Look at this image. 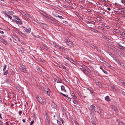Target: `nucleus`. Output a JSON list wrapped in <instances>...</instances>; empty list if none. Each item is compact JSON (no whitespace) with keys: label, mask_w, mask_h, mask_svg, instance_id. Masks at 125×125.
Wrapping results in <instances>:
<instances>
[{"label":"nucleus","mask_w":125,"mask_h":125,"mask_svg":"<svg viewBox=\"0 0 125 125\" xmlns=\"http://www.w3.org/2000/svg\"><path fill=\"white\" fill-rule=\"evenodd\" d=\"M100 59L101 60V61H100L102 63H105V62H106L104 60H103V59Z\"/></svg>","instance_id":"44"},{"label":"nucleus","mask_w":125,"mask_h":125,"mask_svg":"<svg viewBox=\"0 0 125 125\" xmlns=\"http://www.w3.org/2000/svg\"><path fill=\"white\" fill-rule=\"evenodd\" d=\"M63 39L64 42L68 45L72 47L74 46V45L73 43L69 40L67 39L66 38H64Z\"/></svg>","instance_id":"1"},{"label":"nucleus","mask_w":125,"mask_h":125,"mask_svg":"<svg viewBox=\"0 0 125 125\" xmlns=\"http://www.w3.org/2000/svg\"><path fill=\"white\" fill-rule=\"evenodd\" d=\"M50 120L49 119H46V125H50Z\"/></svg>","instance_id":"17"},{"label":"nucleus","mask_w":125,"mask_h":125,"mask_svg":"<svg viewBox=\"0 0 125 125\" xmlns=\"http://www.w3.org/2000/svg\"><path fill=\"white\" fill-rule=\"evenodd\" d=\"M118 48H119L122 49V50H125L124 48V47L120 45L119 44L118 46Z\"/></svg>","instance_id":"19"},{"label":"nucleus","mask_w":125,"mask_h":125,"mask_svg":"<svg viewBox=\"0 0 125 125\" xmlns=\"http://www.w3.org/2000/svg\"><path fill=\"white\" fill-rule=\"evenodd\" d=\"M120 31L117 29H115L113 31V33L115 34H116L117 33H118Z\"/></svg>","instance_id":"11"},{"label":"nucleus","mask_w":125,"mask_h":125,"mask_svg":"<svg viewBox=\"0 0 125 125\" xmlns=\"http://www.w3.org/2000/svg\"><path fill=\"white\" fill-rule=\"evenodd\" d=\"M13 21L15 22L16 23H17L18 24H20V25H21L22 24V23L20 21H18L16 20H13Z\"/></svg>","instance_id":"12"},{"label":"nucleus","mask_w":125,"mask_h":125,"mask_svg":"<svg viewBox=\"0 0 125 125\" xmlns=\"http://www.w3.org/2000/svg\"><path fill=\"white\" fill-rule=\"evenodd\" d=\"M89 67V69L90 70V71H94V68L90 66Z\"/></svg>","instance_id":"27"},{"label":"nucleus","mask_w":125,"mask_h":125,"mask_svg":"<svg viewBox=\"0 0 125 125\" xmlns=\"http://www.w3.org/2000/svg\"><path fill=\"white\" fill-rule=\"evenodd\" d=\"M81 70L84 73L85 72L86 70L85 68L83 67H82L81 68Z\"/></svg>","instance_id":"26"},{"label":"nucleus","mask_w":125,"mask_h":125,"mask_svg":"<svg viewBox=\"0 0 125 125\" xmlns=\"http://www.w3.org/2000/svg\"><path fill=\"white\" fill-rule=\"evenodd\" d=\"M75 15L78 17L79 14L77 12H75Z\"/></svg>","instance_id":"57"},{"label":"nucleus","mask_w":125,"mask_h":125,"mask_svg":"<svg viewBox=\"0 0 125 125\" xmlns=\"http://www.w3.org/2000/svg\"><path fill=\"white\" fill-rule=\"evenodd\" d=\"M45 115L46 116V119H49L48 116V115L47 113H45Z\"/></svg>","instance_id":"40"},{"label":"nucleus","mask_w":125,"mask_h":125,"mask_svg":"<svg viewBox=\"0 0 125 125\" xmlns=\"http://www.w3.org/2000/svg\"><path fill=\"white\" fill-rule=\"evenodd\" d=\"M84 73L87 76H89L90 75V73L86 70Z\"/></svg>","instance_id":"20"},{"label":"nucleus","mask_w":125,"mask_h":125,"mask_svg":"<svg viewBox=\"0 0 125 125\" xmlns=\"http://www.w3.org/2000/svg\"><path fill=\"white\" fill-rule=\"evenodd\" d=\"M117 62L121 66L122 65V62L120 61L119 59L118 60H117Z\"/></svg>","instance_id":"34"},{"label":"nucleus","mask_w":125,"mask_h":125,"mask_svg":"<svg viewBox=\"0 0 125 125\" xmlns=\"http://www.w3.org/2000/svg\"><path fill=\"white\" fill-rule=\"evenodd\" d=\"M6 67V66L5 64H4L3 65V71H5Z\"/></svg>","instance_id":"41"},{"label":"nucleus","mask_w":125,"mask_h":125,"mask_svg":"<svg viewBox=\"0 0 125 125\" xmlns=\"http://www.w3.org/2000/svg\"><path fill=\"white\" fill-rule=\"evenodd\" d=\"M36 98L37 100L40 103V104H42V102L41 101L42 98L41 97H40L39 95H37L36 97Z\"/></svg>","instance_id":"4"},{"label":"nucleus","mask_w":125,"mask_h":125,"mask_svg":"<svg viewBox=\"0 0 125 125\" xmlns=\"http://www.w3.org/2000/svg\"><path fill=\"white\" fill-rule=\"evenodd\" d=\"M77 94L80 97H82V95L80 93L79 91H78Z\"/></svg>","instance_id":"37"},{"label":"nucleus","mask_w":125,"mask_h":125,"mask_svg":"<svg viewBox=\"0 0 125 125\" xmlns=\"http://www.w3.org/2000/svg\"><path fill=\"white\" fill-rule=\"evenodd\" d=\"M3 122L1 120H0V124L2 125L3 124Z\"/></svg>","instance_id":"60"},{"label":"nucleus","mask_w":125,"mask_h":125,"mask_svg":"<svg viewBox=\"0 0 125 125\" xmlns=\"http://www.w3.org/2000/svg\"><path fill=\"white\" fill-rule=\"evenodd\" d=\"M112 109L113 110L115 111H116L117 110V108H115L114 106H113L112 107Z\"/></svg>","instance_id":"29"},{"label":"nucleus","mask_w":125,"mask_h":125,"mask_svg":"<svg viewBox=\"0 0 125 125\" xmlns=\"http://www.w3.org/2000/svg\"><path fill=\"white\" fill-rule=\"evenodd\" d=\"M103 71L105 74H108V73L106 71L103 70Z\"/></svg>","instance_id":"50"},{"label":"nucleus","mask_w":125,"mask_h":125,"mask_svg":"<svg viewBox=\"0 0 125 125\" xmlns=\"http://www.w3.org/2000/svg\"><path fill=\"white\" fill-rule=\"evenodd\" d=\"M117 10L118 11H116V12H118L119 13H121V12H122V10L120 9L119 8H118Z\"/></svg>","instance_id":"30"},{"label":"nucleus","mask_w":125,"mask_h":125,"mask_svg":"<svg viewBox=\"0 0 125 125\" xmlns=\"http://www.w3.org/2000/svg\"><path fill=\"white\" fill-rule=\"evenodd\" d=\"M120 34L122 35H125V33L123 32H120Z\"/></svg>","instance_id":"39"},{"label":"nucleus","mask_w":125,"mask_h":125,"mask_svg":"<svg viewBox=\"0 0 125 125\" xmlns=\"http://www.w3.org/2000/svg\"><path fill=\"white\" fill-rule=\"evenodd\" d=\"M38 11L42 15H43L45 17H47V14L45 13L44 11L39 10Z\"/></svg>","instance_id":"5"},{"label":"nucleus","mask_w":125,"mask_h":125,"mask_svg":"<svg viewBox=\"0 0 125 125\" xmlns=\"http://www.w3.org/2000/svg\"><path fill=\"white\" fill-rule=\"evenodd\" d=\"M78 17L80 20H83V18H82L81 16H78Z\"/></svg>","instance_id":"64"},{"label":"nucleus","mask_w":125,"mask_h":125,"mask_svg":"<svg viewBox=\"0 0 125 125\" xmlns=\"http://www.w3.org/2000/svg\"><path fill=\"white\" fill-rule=\"evenodd\" d=\"M55 82L57 83H61L60 81H62V80L60 78L56 76V78L54 79Z\"/></svg>","instance_id":"3"},{"label":"nucleus","mask_w":125,"mask_h":125,"mask_svg":"<svg viewBox=\"0 0 125 125\" xmlns=\"http://www.w3.org/2000/svg\"><path fill=\"white\" fill-rule=\"evenodd\" d=\"M121 2L125 5V0H122Z\"/></svg>","instance_id":"45"},{"label":"nucleus","mask_w":125,"mask_h":125,"mask_svg":"<svg viewBox=\"0 0 125 125\" xmlns=\"http://www.w3.org/2000/svg\"><path fill=\"white\" fill-rule=\"evenodd\" d=\"M55 47L57 48L60 49L61 50H63V49H64L65 48V47H61L60 46H59L58 45H55Z\"/></svg>","instance_id":"6"},{"label":"nucleus","mask_w":125,"mask_h":125,"mask_svg":"<svg viewBox=\"0 0 125 125\" xmlns=\"http://www.w3.org/2000/svg\"><path fill=\"white\" fill-rule=\"evenodd\" d=\"M120 37L123 39H125V36H124V35H121L120 36Z\"/></svg>","instance_id":"47"},{"label":"nucleus","mask_w":125,"mask_h":125,"mask_svg":"<svg viewBox=\"0 0 125 125\" xmlns=\"http://www.w3.org/2000/svg\"><path fill=\"white\" fill-rule=\"evenodd\" d=\"M42 103L43 104H46V99L44 98H43L42 99Z\"/></svg>","instance_id":"13"},{"label":"nucleus","mask_w":125,"mask_h":125,"mask_svg":"<svg viewBox=\"0 0 125 125\" xmlns=\"http://www.w3.org/2000/svg\"><path fill=\"white\" fill-rule=\"evenodd\" d=\"M93 73L95 75H96L99 76V74L98 72L94 70L93 71Z\"/></svg>","instance_id":"10"},{"label":"nucleus","mask_w":125,"mask_h":125,"mask_svg":"<svg viewBox=\"0 0 125 125\" xmlns=\"http://www.w3.org/2000/svg\"><path fill=\"white\" fill-rule=\"evenodd\" d=\"M102 18L100 16H98L97 17L96 19L97 20V19L98 18L99 19H100Z\"/></svg>","instance_id":"56"},{"label":"nucleus","mask_w":125,"mask_h":125,"mask_svg":"<svg viewBox=\"0 0 125 125\" xmlns=\"http://www.w3.org/2000/svg\"><path fill=\"white\" fill-rule=\"evenodd\" d=\"M8 74V70H6L4 73V75H7Z\"/></svg>","instance_id":"48"},{"label":"nucleus","mask_w":125,"mask_h":125,"mask_svg":"<svg viewBox=\"0 0 125 125\" xmlns=\"http://www.w3.org/2000/svg\"><path fill=\"white\" fill-rule=\"evenodd\" d=\"M105 100L108 101H110V99L109 98V97L108 96H106L105 98Z\"/></svg>","instance_id":"21"},{"label":"nucleus","mask_w":125,"mask_h":125,"mask_svg":"<svg viewBox=\"0 0 125 125\" xmlns=\"http://www.w3.org/2000/svg\"><path fill=\"white\" fill-rule=\"evenodd\" d=\"M60 120H61L62 121V124H63L64 123V122H65L63 120L61 119H60Z\"/></svg>","instance_id":"59"},{"label":"nucleus","mask_w":125,"mask_h":125,"mask_svg":"<svg viewBox=\"0 0 125 125\" xmlns=\"http://www.w3.org/2000/svg\"><path fill=\"white\" fill-rule=\"evenodd\" d=\"M56 10L59 11L60 12H62V10H61L60 8H56Z\"/></svg>","instance_id":"42"},{"label":"nucleus","mask_w":125,"mask_h":125,"mask_svg":"<svg viewBox=\"0 0 125 125\" xmlns=\"http://www.w3.org/2000/svg\"><path fill=\"white\" fill-rule=\"evenodd\" d=\"M97 20L99 21V22L101 23H103V21L102 20L99 19H98V18H97Z\"/></svg>","instance_id":"38"},{"label":"nucleus","mask_w":125,"mask_h":125,"mask_svg":"<svg viewBox=\"0 0 125 125\" xmlns=\"http://www.w3.org/2000/svg\"><path fill=\"white\" fill-rule=\"evenodd\" d=\"M5 16L7 17L8 18H10V19L12 18V17L8 15L7 14L5 13Z\"/></svg>","instance_id":"22"},{"label":"nucleus","mask_w":125,"mask_h":125,"mask_svg":"<svg viewBox=\"0 0 125 125\" xmlns=\"http://www.w3.org/2000/svg\"><path fill=\"white\" fill-rule=\"evenodd\" d=\"M5 40L4 39L2 38L0 40V41L3 43Z\"/></svg>","instance_id":"46"},{"label":"nucleus","mask_w":125,"mask_h":125,"mask_svg":"<svg viewBox=\"0 0 125 125\" xmlns=\"http://www.w3.org/2000/svg\"><path fill=\"white\" fill-rule=\"evenodd\" d=\"M119 81L122 84L124 85V84L125 83L122 80H119Z\"/></svg>","instance_id":"33"},{"label":"nucleus","mask_w":125,"mask_h":125,"mask_svg":"<svg viewBox=\"0 0 125 125\" xmlns=\"http://www.w3.org/2000/svg\"><path fill=\"white\" fill-rule=\"evenodd\" d=\"M104 64H105L106 65H107L108 67H110L111 66V65L110 64L106 62H105V63H104Z\"/></svg>","instance_id":"28"},{"label":"nucleus","mask_w":125,"mask_h":125,"mask_svg":"<svg viewBox=\"0 0 125 125\" xmlns=\"http://www.w3.org/2000/svg\"><path fill=\"white\" fill-rule=\"evenodd\" d=\"M95 106L94 105H91L89 107L90 109L92 110H94L95 109Z\"/></svg>","instance_id":"9"},{"label":"nucleus","mask_w":125,"mask_h":125,"mask_svg":"<svg viewBox=\"0 0 125 125\" xmlns=\"http://www.w3.org/2000/svg\"><path fill=\"white\" fill-rule=\"evenodd\" d=\"M60 67L61 68L65 70H67L68 71V69H67V68H66V67H65L63 65H62L60 66Z\"/></svg>","instance_id":"16"},{"label":"nucleus","mask_w":125,"mask_h":125,"mask_svg":"<svg viewBox=\"0 0 125 125\" xmlns=\"http://www.w3.org/2000/svg\"><path fill=\"white\" fill-rule=\"evenodd\" d=\"M51 106L54 108H56L57 107L56 104L53 102H52L51 104Z\"/></svg>","instance_id":"7"},{"label":"nucleus","mask_w":125,"mask_h":125,"mask_svg":"<svg viewBox=\"0 0 125 125\" xmlns=\"http://www.w3.org/2000/svg\"><path fill=\"white\" fill-rule=\"evenodd\" d=\"M14 17L16 19L18 20H20V19L19 18L17 17L16 16H14Z\"/></svg>","instance_id":"53"},{"label":"nucleus","mask_w":125,"mask_h":125,"mask_svg":"<svg viewBox=\"0 0 125 125\" xmlns=\"http://www.w3.org/2000/svg\"><path fill=\"white\" fill-rule=\"evenodd\" d=\"M6 45H8V43L5 40L4 42L2 43Z\"/></svg>","instance_id":"43"},{"label":"nucleus","mask_w":125,"mask_h":125,"mask_svg":"<svg viewBox=\"0 0 125 125\" xmlns=\"http://www.w3.org/2000/svg\"><path fill=\"white\" fill-rule=\"evenodd\" d=\"M73 102L74 104H77V102L75 100H73Z\"/></svg>","instance_id":"52"},{"label":"nucleus","mask_w":125,"mask_h":125,"mask_svg":"<svg viewBox=\"0 0 125 125\" xmlns=\"http://www.w3.org/2000/svg\"><path fill=\"white\" fill-rule=\"evenodd\" d=\"M46 94L50 96V90L48 89H47V91L46 92Z\"/></svg>","instance_id":"24"},{"label":"nucleus","mask_w":125,"mask_h":125,"mask_svg":"<svg viewBox=\"0 0 125 125\" xmlns=\"http://www.w3.org/2000/svg\"><path fill=\"white\" fill-rule=\"evenodd\" d=\"M23 29L24 30V32L25 33H29L31 31V28H29L28 29H26V28L24 27L23 28Z\"/></svg>","instance_id":"2"},{"label":"nucleus","mask_w":125,"mask_h":125,"mask_svg":"<svg viewBox=\"0 0 125 125\" xmlns=\"http://www.w3.org/2000/svg\"><path fill=\"white\" fill-rule=\"evenodd\" d=\"M98 27L99 29L101 30H103L104 29V28L103 27H100V26H98Z\"/></svg>","instance_id":"54"},{"label":"nucleus","mask_w":125,"mask_h":125,"mask_svg":"<svg viewBox=\"0 0 125 125\" xmlns=\"http://www.w3.org/2000/svg\"><path fill=\"white\" fill-rule=\"evenodd\" d=\"M90 29L92 31L95 33H96L98 32L97 30L94 29V28H90Z\"/></svg>","instance_id":"14"},{"label":"nucleus","mask_w":125,"mask_h":125,"mask_svg":"<svg viewBox=\"0 0 125 125\" xmlns=\"http://www.w3.org/2000/svg\"><path fill=\"white\" fill-rule=\"evenodd\" d=\"M61 90L63 91L66 92V90L65 89V87L63 86L62 85L61 86Z\"/></svg>","instance_id":"15"},{"label":"nucleus","mask_w":125,"mask_h":125,"mask_svg":"<svg viewBox=\"0 0 125 125\" xmlns=\"http://www.w3.org/2000/svg\"><path fill=\"white\" fill-rule=\"evenodd\" d=\"M25 16L28 18L29 17V16H28V14H25Z\"/></svg>","instance_id":"63"},{"label":"nucleus","mask_w":125,"mask_h":125,"mask_svg":"<svg viewBox=\"0 0 125 125\" xmlns=\"http://www.w3.org/2000/svg\"><path fill=\"white\" fill-rule=\"evenodd\" d=\"M111 48L114 51H115L116 52H118L120 54L121 53L120 52L118 51L116 49L115 47H112Z\"/></svg>","instance_id":"8"},{"label":"nucleus","mask_w":125,"mask_h":125,"mask_svg":"<svg viewBox=\"0 0 125 125\" xmlns=\"http://www.w3.org/2000/svg\"><path fill=\"white\" fill-rule=\"evenodd\" d=\"M118 123L119 125H124V124L123 123L120 121H119Z\"/></svg>","instance_id":"32"},{"label":"nucleus","mask_w":125,"mask_h":125,"mask_svg":"<svg viewBox=\"0 0 125 125\" xmlns=\"http://www.w3.org/2000/svg\"><path fill=\"white\" fill-rule=\"evenodd\" d=\"M71 62L73 63V62H74L73 60L71 58L70 60H69Z\"/></svg>","instance_id":"58"},{"label":"nucleus","mask_w":125,"mask_h":125,"mask_svg":"<svg viewBox=\"0 0 125 125\" xmlns=\"http://www.w3.org/2000/svg\"><path fill=\"white\" fill-rule=\"evenodd\" d=\"M90 23H91L93 24H95V22L93 21H91L90 22Z\"/></svg>","instance_id":"62"},{"label":"nucleus","mask_w":125,"mask_h":125,"mask_svg":"<svg viewBox=\"0 0 125 125\" xmlns=\"http://www.w3.org/2000/svg\"><path fill=\"white\" fill-rule=\"evenodd\" d=\"M14 39L16 41L19 42L20 40L19 38L17 37H15Z\"/></svg>","instance_id":"23"},{"label":"nucleus","mask_w":125,"mask_h":125,"mask_svg":"<svg viewBox=\"0 0 125 125\" xmlns=\"http://www.w3.org/2000/svg\"><path fill=\"white\" fill-rule=\"evenodd\" d=\"M63 57L67 59V57H68V56H67L65 55H63Z\"/></svg>","instance_id":"61"},{"label":"nucleus","mask_w":125,"mask_h":125,"mask_svg":"<svg viewBox=\"0 0 125 125\" xmlns=\"http://www.w3.org/2000/svg\"><path fill=\"white\" fill-rule=\"evenodd\" d=\"M19 34L21 36H23L24 35V34L23 33L21 32H20V34Z\"/></svg>","instance_id":"51"},{"label":"nucleus","mask_w":125,"mask_h":125,"mask_svg":"<svg viewBox=\"0 0 125 125\" xmlns=\"http://www.w3.org/2000/svg\"><path fill=\"white\" fill-rule=\"evenodd\" d=\"M34 121L33 120L30 123V125H32L34 123Z\"/></svg>","instance_id":"55"},{"label":"nucleus","mask_w":125,"mask_h":125,"mask_svg":"<svg viewBox=\"0 0 125 125\" xmlns=\"http://www.w3.org/2000/svg\"><path fill=\"white\" fill-rule=\"evenodd\" d=\"M87 89L90 91V92L91 93H93V90L92 89V88H88Z\"/></svg>","instance_id":"35"},{"label":"nucleus","mask_w":125,"mask_h":125,"mask_svg":"<svg viewBox=\"0 0 125 125\" xmlns=\"http://www.w3.org/2000/svg\"><path fill=\"white\" fill-rule=\"evenodd\" d=\"M10 80L9 79H6L5 80V83H8L10 82Z\"/></svg>","instance_id":"36"},{"label":"nucleus","mask_w":125,"mask_h":125,"mask_svg":"<svg viewBox=\"0 0 125 125\" xmlns=\"http://www.w3.org/2000/svg\"><path fill=\"white\" fill-rule=\"evenodd\" d=\"M8 13L9 15H12L13 14V12L11 11H9Z\"/></svg>","instance_id":"25"},{"label":"nucleus","mask_w":125,"mask_h":125,"mask_svg":"<svg viewBox=\"0 0 125 125\" xmlns=\"http://www.w3.org/2000/svg\"><path fill=\"white\" fill-rule=\"evenodd\" d=\"M59 94L65 97H67L68 96V95H66L62 93H60Z\"/></svg>","instance_id":"31"},{"label":"nucleus","mask_w":125,"mask_h":125,"mask_svg":"<svg viewBox=\"0 0 125 125\" xmlns=\"http://www.w3.org/2000/svg\"><path fill=\"white\" fill-rule=\"evenodd\" d=\"M21 69L22 70L21 71H23V72L25 73L26 72V69L25 67H22L21 68Z\"/></svg>","instance_id":"18"},{"label":"nucleus","mask_w":125,"mask_h":125,"mask_svg":"<svg viewBox=\"0 0 125 125\" xmlns=\"http://www.w3.org/2000/svg\"><path fill=\"white\" fill-rule=\"evenodd\" d=\"M66 2L69 3H71V1L69 0H65Z\"/></svg>","instance_id":"49"}]
</instances>
